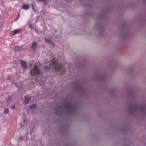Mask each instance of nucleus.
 <instances>
[{
  "mask_svg": "<svg viewBox=\"0 0 146 146\" xmlns=\"http://www.w3.org/2000/svg\"><path fill=\"white\" fill-rule=\"evenodd\" d=\"M51 62L49 66L48 67H45L44 68V69H48L52 68L56 71L60 72L62 74L65 72V70L63 67V65L59 63L57 60L52 58Z\"/></svg>",
  "mask_w": 146,
  "mask_h": 146,
  "instance_id": "f257e3e1",
  "label": "nucleus"
},
{
  "mask_svg": "<svg viewBox=\"0 0 146 146\" xmlns=\"http://www.w3.org/2000/svg\"><path fill=\"white\" fill-rule=\"evenodd\" d=\"M40 74V70L37 66L35 65L33 69L31 71V75L33 76H35L37 75Z\"/></svg>",
  "mask_w": 146,
  "mask_h": 146,
  "instance_id": "f03ea898",
  "label": "nucleus"
},
{
  "mask_svg": "<svg viewBox=\"0 0 146 146\" xmlns=\"http://www.w3.org/2000/svg\"><path fill=\"white\" fill-rule=\"evenodd\" d=\"M66 108L67 109L71 110L73 108V106L70 102H68L67 104Z\"/></svg>",
  "mask_w": 146,
  "mask_h": 146,
  "instance_id": "7ed1b4c3",
  "label": "nucleus"
},
{
  "mask_svg": "<svg viewBox=\"0 0 146 146\" xmlns=\"http://www.w3.org/2000/svg\"><path fill=\"white\" fill-rule=\"evenodd\" d=\"M21 31V30L19 29H17L13 31H12L11 33V35H16V34H18Z\"/></svg>",
  "mask_w": 146,
  "mask_h": 146,
  "instance_id": "20e7f679",
  "label": "nucleus"
},
{
  "mask_svg": "<svg viewBox=\"0 0 146 146\" xmlns=\"http://www.w3.org/2000/svg\"><path fill=\"white\" fill-rule=\"evenodd\" d=\"M21 66L24 68H25L26 67V62H25L21 60Z\"/></svg>",
  "mask_w": 146,
  "mask_h": 146,
  "instance_id": "39448f33",
  "label": "nucleus"
},
{
  "mask_svg": "<svg viewBox=\"0 0 146 146\" xmlns=\"http://www.w3.org/2000/svg\"><path fill=\"white\" fill-rule=\"evenodd\" d=\"M22 9L25 10H27L29 8V5H27L25 4L22 6Z\"/></svg>",
  "mask_w": 146,
  "mask_h": 146,
  "instance_id": "423d86ee",
  "label": "nucleus"
},
{
  "mask_svg": "<svg viewBox=\"0 0 146 146\" xmlns=\"http://www.w3.org/2000/svg\"><path fill=\"white\" fill-rule=\"evenodd\" d=\"M36 44L35 42H33L32 43V46L31 47V48L33 49H35L36 47Z\"/></svg>",
  "mask_w": 146,
  "mask_h": 146,
  "instance_id": "0eeeda50",
  "label": "nucleus"
},
{
  "mask_svg": "<svg viewBox=\"0 0 146 146\" xmlns=\"http://www.w3.org/2000/svg\"><path fill=\"white\" fill-rule=\"evenodd\" d=\"M31 98H27L26 96H25V104H27L28 102L29 101V100L31 99Z\"/></svg>",
  "mask_w": 146,
  "mask_h": 146,
  "instance_id": "6e6552de",
  "label": "nucleus"
},
{
  "mask_svg": "<svg viewBox=\"0 0 146 146\" xmlns=\"http://www.w3.org/2000/svg\"><path fill=\"white\" fill-rule=\"evenodd\" d=\"M36 106V104H33L32 105L29 106V108L31 109H35V108Z\"/></svg>",
  "mask_w": 146,
  "mask_h": 146,
  "instance_id": "1a4fd4ad",
  "label": "nucleus"
},
{
  "mask_svg": "<svg viewBox=\"0 0 146 146\" xmlns=\"http://www.w3.org/2000/svg\"><path fill=\"white\" fill-rule=\"evenodd\" d=\"M9 112V110L8 109L6 108L4 110V113L5 114H7Z\"/></svg>",
  "mask_w": 146,
  "mask_h": 146,
  "instance_id": "9d476101",
  "label": "nucleus"
},
{
  "mask_svg": "<svg viewBox=\"0 0 146 146\" xmlns=\"http://www.w3.org/2000/svg\"><path fill=\"white\" fill-rule=\"evenodd\" d=\"M45 40L46 42H48L50 44H51V41L49 39L45 38Z\"/></svg>",
  "mask_w": 146,
  "mask_h": 146,
  "instance_id": "9b49d317",
  "label": "nucleus"
},
{
  "mask_svg": "<svg viewBox=\"0 0 146 146\" xmlns=\"http://www.w3.org/2000/svg\"><path fill=\"white\" fill-rule=\"evenodd\" d=\"M35 2H33V3H32V9H33L34 10V11H35L33 9V5H35Z\"/></svg>",
  "mask_w": 146,
  "mask_h": 146,
  "instance_id": "f8f14e48",
  "label": "nucleus"
},
{
  "mask_svg": "<svg viewBox=\"0 0 146 146\" xmlns=\"http://www.w3.org/2000/svg\"><path fill=\"white\" fill-rule=\"evenodd\" d=\"M11 97H9L7 99V102H8L11 99Z\"/></svg>",
  "mask_w": 146,
  "mask_h": 146,
  "instance_id": "ddd939ff",
  "label": "nucleus"
},
{
  "mask_svg": "<svg viewBox=\"0 0 146 146\" xmlns=\"http://www.w3.org/2000/svg\"><path fill=\"white\" fill-rule=\"evenodd\" d=\"M19 15L18 16V17H17V19L18 18V17H19Z\"/></svg>",
  "mask_w": 146,
  "mask_h": 146,
  "instance_id": "4468645a",
  "label": "nucleus"
},
{
  "mask_svg": "<svg viewBox=\"0 0 146 146\" xmlns=\"http://www.w3.org/2000/svg\"><path fill=\"white\" fill-rule=\"evenodd\" d=\"M8 79L9 80V78H8Z\"/></svg>",
  "mask_w": 146,
  "mask_h": 146,
  "instance_id": "2eb2a0df",
  "label": "nucleus"
}]
</instances>
